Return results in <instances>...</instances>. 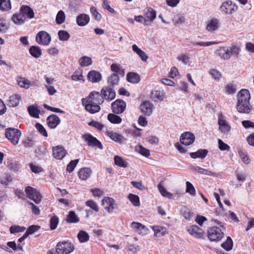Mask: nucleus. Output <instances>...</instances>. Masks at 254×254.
<instances>
[{
    "label": "nucleus",
    "instance_id": "f257e3e1",
    "mask_svg": "<svg viewBox=\"0 0 254 254\" xmlns=\"http://www.w3.org/2000/svg\"><path fill=\"white\" fill-rule=\"evenodd\" d=\"M250 94L247 89H242L237 94L238 104L237 108L239 112L249 114L252 110L250 105Z\"/></svg>",
    "mask_w": 254,
    "mask_h": 254
},
{
    "label": "nucleus",
    "instance_id": "f03ea898",
    "mask_svg": "<svg viewBox=\"0 0 254 254\" xmlns=\"http://www.w3.org/2000/svg\"><path fill=\"white\" fill-rule=\"evenodd\" d=\"M240 52V48L237 45H232L230 47H221L218 49L215 54L221 59L224 60H229L232 56L238 57Z\"/></svg>",
    "mask_w": 254,
    "mask_h": 254
},
{
    "label": "nucleus",
    "instance_id": "7ed1b4c3",
    "mask_svg": "<svg viewBox=\"0 0 254 254\" xmlns=\"http://www.w3.org/2000/svg\"><path fill=\"white\" fill-rule=\"evenodd\" d=\"M5 135L12 144L16 145L19 142L21 132L15 128H7L5 130Z\"/></svg>",
    "mask_w": 254,
    "mask_h": 254
},
{
    "label": "nucleus",
    "instance_id": "20e7f679",
    "mask_svg": "<svg viewBox=\"0 0 254 254\" xmlns=\"http://www.w3.org/2000/svg\"><path fill=\"white\" fill-rule=\"evenodd\" d=\"M73 245L68 241L59 242L56 248L58 254H68L73 251Z\"/></svg>",
    "mask_w": 254,
    "mask_h": 254
},
{
    "label": "nucleus",
    "instance_id": "39448f33",
    "mask_svg": "<svg viewBox=\"0 0 254 254\" xmlns=\"http://www.w3.org/2000/svg\"><path fill=\"white\" fill-rule=\"evenodd\" d=\"M223 237V233L222 230L217 227L210 228L208 231V237L211 241L220 240Z\"/></svg>",
    "mask_w": 254,
    "mask_h": 254
},
{
    "label": "nucleus",
    "instance_id": "423d86ee",
    "mask_svg": "<svg viewBox=\"0 0 254 254\" xmlns=\"http://www.w3.org/2000/svg\"><path fill=\"white\" fill-rule=\"evenodd\" d=\"M82 104L85 106L86 111L91 114L98 112L101 109L99 105L95 104L89 99H82Z\"/></svg>",
    "mask_w": 254,
    "mask_h": 254
},
{
    "label": "nucleus",
    "instance_id": "0eeeda50",
    "mask_svg": "<svg viewBox=\"0 0 254 254\" xmlns=\"http://www.w3.org/2000/svg\"><path fill=\"white\" fill-rule=\"evenodd\" d=\"M25 191L28 197L35 201L36 203H39L41 202L42 196L36 189L31 187H27L25 188Z\"/></svg>",
    "mask_w": 254,
    "mask_h": 254
},
{
    "label": "nucleus",
    "instance_id": "6e6552de",
    "mask_svg": "<svg viewBox=\"0 0 254 254\" xmlns=\"http://www.w3.org/2000/svg\"><path fill=\"white\" fill-rule=\"evenodd\" d=\"M102 205L108 213H112L114 210L117 209V204L115 203L114 200L110 197H104L102 201Z\"/></svg>",
    "mask_w": 254,
    "mask_h": 254
},
{
    "label": "nucleus",
    "instance_id": "1a4fd4ad",
    "mask_svg": "<svg viewBox=\"0 0 254 254\" xmlns=\"http://www.w3.org/2000/svg\"><path fill=\"white\" fill-rule=\"evenodd\" d=\"M112 111L114 113L119 114L123 113L126 108V102L121 99H117L111 104Z\"/></svg>",
    "mask_w": 254,
    "mask_h": 254
},
{
    "label": "nucleus",
    "instance_id": "9d476101",
    "mask_svg": "<svg viewBox=\"0 0 254 254\" xmlns=\"http://www.w3.org/2000/svg\"><path fill=\"white\" fill-rule=\"evenodd\" d=\"M36 40L40 45H48L51 41V38L49 33L46 31H41L37 34Z\"/></svg>",
    "mask_w": 254,
    "mask_h": 254
},
{
    "label": "nucleus",
    "instance_id": "9b49d317",
    "mask_svg": "<svg viewBox=\"0 0 254 254\" xmlns=\"http://www.w3.org/2000/svg\"><path fill=\"white\" fill-rule=\"evenodd\" d=\"M218 124L219 125V129L221 132L227 133L230 131V126L225 120V118L221 114L218 115Z\"/></svg>",
    "mask_w": 254,
    "mask_h": 254
},
{
    "label": "nucleus",
    "instance_id": "f8f14e48",
    "mask_svg": "<svg viewBox=\"0 0 254 254\" xmlns=\"http://www.w3.org/2000/svg\"><path fill=\"white\" fill-rule=\"evenodd\" d=\"M82 138L89 146L96 147L100 149L102 148L101 142L90 134H85L82 135Z\"/></svg>",
    "mask_w": 254,
    "mask_h": 254
},
{
    "label": "nucleus",
    "instance_id": "ddd939ff",
    "mask_svg": "<svg viewBox=\"0 0 254 254\" xmlns=\"http://www.w3.org/2000/svg\"><path fill=\"white\" fill-rule=\"evenodd\" d=\"M220 9L224 13L231 14L237 9V6L231 1L227 0L222 3Z\"/></svg>",
    "mask_w": 254,
    "mask_h": 254
},
{
    "label": "nucleus",
    "instance_id": "4468645a",
    "mask_svg": "<svg viewBox=\"0 0 254 254\" xmlns=\"http://www.w3.org/2000/svg\"><path fill=\"white\" fill-rule=\"evenodd\" d=\"M101 95L102 99L110 101L113 100L116 97V93L112 88L105 87L101 91Z\"/></svg>",
    "mask_w": 254,
    "mask_h": 254
},
{
    "label": "nucleus",
    "instance_id": "2eb2a0df",
    "mask_svg": "<svg viewBox=\"0 0 254 254\" xmlns=\"http://www.w3.org/2000/svg\"><path fill=\"white\" fill-rule=\"evenodd\" d=\"M195 140L194 134L190 132H186L182 134L180 137V142L185 145L191 144Z\"/></svg>",
    "mask_w": 254,
    "mask_h": 254
},
{
    "label": "nucleus",
    "instance_id": "dca6fc26",
    "mask_svg": "<svg viewBox=\"0 0 254 254\" xmlns=\"http://www.w3.org/2000/svg\"><path fill=\"white\" fill-rule=\"evenodd\" d=\"M53 155L57 159L62 160L66 155V152L62 146H54L52 148Z\"/></svg>",
    "mask_w": 254,
    "mask_h": 254
},
{
    "label": "nucleus",
    "instance_id": "f3484780",
    "mask_svg": "<svg viewBox=\"0 0 254 254\" xmlns=\"http://www.w3.org/2000/svg\"><path fill=\"white\" fill-rule=\"evenodd\" d=\"M140 108L144 115L149 116L152 113L154 107L150 102L146 101L140 105Z\"/></svg>",
    "mask_w": 254,
    "mask_h": 254
},
{
    "label": "nucleus",
    "instance_id": "a211bd4d",
    "mask_svg": "<svg viewBox=\"0 0 254 254\" xmlns=\"http://www.w3.org/2000/svg\"><path fill=\"white\" fill-rule=\"evenodd\" d=\"M131 227L135 232L142 235L146 234L148 231V228L145 226L138 222H132Z\"/></svg>",
    "mask_w": 254,
    "mask_h": 254
},
{
    "label": "nucleus",
    "instance_id": "6ab92c4d",
    "mask_svg": "<svg viewBox=\"0 0 254 254\" xmlns=\"http://www.w3.org/2000/svg\"><path fill=\"white\" fill-rule=\"evenodd\" d=\"M188 231L191 235L198 239L202 238L204 234L203 230L196 225H192Z\"/></svg>",
    "mask_w": 254,
    "mask_h": 254
},
{
    "label": "nucleus",
    "instance_id": "aec40b11",
    "mask_svg": "<svg viewBox=\"0 0 254 254\" xmlns=\"http://www.w3.org/2000/svg\"><path fill=\"white\" fill-rule=\"evenodd\" d=\"M101 97V93L96 91H93L91 92L89 96L85 99H89L90 101H92V102H94L95 104L100 105L102 104L104 100L100 98Z\"/></svg>",
    "mask_w": 254,
    "mask_h": 254
},
{
    "label": "nucleus",
    "instance_id": "412c9836",
    "mask_svg": "<svg viewBox=\"0 0 254 254\" xmlns=\"http://www.w3.org/2000/svg\"><path fill=\"white\" fill-rule=\"evenodd\" d=\"M219 25V20L217 18H213L208 22L206 29L208 31L213 33L218 30Z\"/></svg>",
    "mask_w": 254,
    "mask_h": 254
},
{
    "label": "nucleus",
    "instance_id": "4be33fe9",
    "mask_svg": "<svg viewBox=\"0 0 254 254\" xmlns=\"http://www.w3.org/2000/svg\"><path fill=\"white\" fill-rule=\"evenodd\" d=\"M60 122L59 118L55 114L49 116L47 119V124L51 128H56Z\"/></svg>",
    "mask_w": 254,
    "mask_h": 254
},
{
    "label": "nucleus",
    "instance_id": "5701e85b",
    "mask_svg": "<svg viewBox=\"0 0 254 254\" xmlns=\"http://www.w3.org/2000/svg\"><path fill=\"white\" fill-rule=\"evenodd\" d=\"M88 79L94 83L99 82L102 78V75L101 73L95 70H91L89 72L87 75Z\"/></svg>",
    "mask_w": 254,
    "mask_h": 254
},
{
    "label": "nucleus",
    "instance_id": "b1692460",
    "mask_svg": "<svg viewBox=\"0 0 254 254\" xmlns=\"http://www.w3.org/2000/svg\"><path fill=\"white\" fill-rule=\"evenodd\" d=\"M90 20L89 16L86 14H80L76 17V23L80 26L87 25Z\"/></svg>",
    "mask_w": 254,
    "mask_h": 254
},
{
    "label": "nucleus",
    "instance_id": "393cba45",
    "mask_svg": "<svg viewBox=\"0 0 254 254\" xmlns=\"http://www.w3.org/2000/svg\"><path fill=\"white\" fill-rule=\"evenodd\" d=\"M21 99V96L19 94H14L9 97L7 104L9 107H16L18 105Z\"/></svg>",
    "mask_w": 254,
    "mask_h": 254
},
{
    "label": "nucleus",
    "instance_id": "a878e982",
    "mask_svg": "<svg viewBox=\"0 0 254 254\" xmlns=\"http://www.w3.org/2000/svg\"><path fill=\"white\" fill-rule=\"evenodd\" d=\"M20 13H22L24 17H27L30 19L33 18L34 16L33 10L27 5L21 6L20 9Z\"/></svg>",
    "mask_w": 254,
    "mask_h": 254
},
{
    "label": "nucleus",
    "instance_id": "bb28decb",
    "mask_svg": "<svg viewBox=\"0 0 254 254\" xmlns=\"http://www.w3.org/2000/svg\"><path fill=\"white\" fill-rule=\"evenodd\" d=\"M92 170L89 168H83L79 170L78 172L79 177L83 180H86L92 174Z\"/></svg>",
    "mask_w": 254,
    "mask_h": 254
},
{
    "label": "nucleus",
    "instance_id": "cd10ccee",
    "mask_svg": "<svg viewBox=\"0 0 254 254\" xmlns=\"http://www.w3.org/2000/svg\"><path fill=\"white\" fill-rule=\"evenodd\" d=\"M165 96V92L163 90L152 91L151 93V97L155 102L162 101Z\"/></svg>",
    "mask_w": 254,
    "mask_h": 254
},
{
    "label": "nucleus",
    "instance_id": "c85d7f7f",
    "mask_svg": "<svg viewBox=\"0 0 254 254\" xmlns=\"http://www.w3.org/2000/svg\"><path fill=\"white\" fill-rule=\"evenodd\" d=\"M120 78L117 73H112L108 79V87H113L118 84Z\"/></svg>",
    "mask_w": 254,
    "mask_h": 254
},
{
    "label": "nucleus",
    "instance_id": "c756f323",
    "mask_svg": "<svg viewBox=\"0 0 254 254\" xmlns=\"http://www.w3.org/2000/svg\"><path fill=\"white\" fill-rule=\"evenodd\" d=\"M79 220V218L73 211H70L66 218V221L68 223H76L78 222Z\"/></svg>",
    "mask_w": 254,
    "mask_h": 254
},
{
    "label": "nucleus",
    "instance_id": "7c9ffc66",
    "mask_svg": "<svg viewBox=\"0 0 254 254\" xmlns=\"http://www.w3.org/2000/svg\"><path fill=\"white\" fill-rule=\"evenodd\" d=\"M12 20L16 24H23L26 20V17H24L22 13H15L11 17Z\"/></svg>",
    "mask_w": 254,
    "mask_h": 254
},
{
    "label": "nucleus",
    "instance_id": "2f4dec72",
    "mask_svg": "<svg viewBox=\"0 0 254 254\" xmlns=\"http://www.w3.org/2000/svg\"><path fill=\"white\" fill-rule=\"evenodd\" d=\"M152 228L154 232V235L158 237H161L167 233V229L164 227L154 226Z\"/></svg>",
    "mask_w": 254,
    "mask_h": 254
},
{
    "label": "nucleus",
    "instance_id": "473e14b6",
    "mask_svg": "<svg viewBox=\"0 0 254 254\" xmlns=\"http://www.w3.org/2000/svg\"><path fill=\"white\" fill-rule=\"evenodd\" d=\"M106 134L112 139L120 143H123L124 140V137L118 133L113 131H107Z\"/></svg>",
    "mask_w": 254,
    "mask_h": 254
},
{
    "label": "nucleus",
    "instance_id": "72a5a7b5",
    "mask_svg": "<svg viewBox=\"0 0 254 254\" xmlns=\"http://www.w3.org/2000/svg\"><path fill=\"white\" fill-rule=\"evenodd\" d=\"M127 80L132 83H137L140 81L139 75L134 72H129L127 75Z\"/></svg>",
    "mask_w": 254,
    "mask_h": 254
},
{
    "label": "nucleus",
    "instance_id": "f704fd0d",
    "mask_svg": "<svg viewBox=\"0 0 254 254\" xmlns=\"http://www.w3.org/2000/svg\"><path fill=\"white\" fill-rule=\"evenodd\" d=\"M208 151L206 149H199L195 152L190 153V156L192 158H200L203 159L207 154Z\"/></svg>",
    "mask_w": 254,
    "mask_h": 254
},
{
    "label": "nucleus",
    "instance_id": "c9c22d12",
    "mask_svg": "<svg viewBox=\"0 0 254 254\" xmlns=\"http://www.w3.org/2000/svg\"><path fill=\"white\" fill-rule=\"evenodd\" d=\"M18 85L22 88L28 89L29 88L31 83L28 79L21 77H18L16 78Z\"/></svg>",
    "mask_w": 254,
    "mask_h": 254
},
{
    "label": "nucleus",
    "instance_id": "e433bc0d",
    "mask_svg": "<svg viewBox=\"0 0 254 254\" xmlns=\"http://www.w3.org/2000/svg\"><path fill=\"white\" fill-rule=\"evenodd\" d=\"M78 63L81 66L86 67L92 64V60L91 58L85 56L79 59Z\"/></svg>",
    "mask_w": 254,
    "mask_h": 254
},
{
    "label": "nucleus",
    "instance_id": "4c0bfd02",
    "mask_svg": "<svg viewBox=\"0 0 254 254\" xmlns=\"http://www.w3.org/2000/svg\"><path fill=\"white\" fill-rule=\"evenodd\" d=\"M12 181V177L10 175L5 173L0 176V183L4 186H7Z\"/></svg>",
    "mask_w": 254,
    "mask_h": 254
},
{
    "label": "nucleus",
    "instance_id": "58836bf2",
    "mask_svg": "<svg viewBox=\"0 0 254 254\" xmlns=\"http://www.w3.org/2000/svg\"><path fill=\"white\" fill-rule=\"evenodd\" d=\"M29 53L35 58H39L42 55L41 49L37 46H33L29 49Z\"/></svg>",
    "mask_w": 254,
    "mask_h": 254
},
{
    "label": "nucleus",
    "instance_id": "ea45409f",
    "mask_svg": "<svg viewBox=\"0 0 254 254\" xmlns=\"http://www.w3.org/2000/svg\"><path fill=\"white\" fill-rule=\"evenodd\" d=\"M158 188L159 189L160 192L163 196L171 199L174 198V196L173 195V194L167 191L161 184H159L158 185Z\"/></svg>",
    "mask_w": 254,
    "mask_h": 254
},
{
    "label": "nucleus",
    "instance_id": "a19ab883",
    "mask_svg": "<svg viewBox=\"0 0 254 254\" xmlns=\"http://www.w3.org/2000/svg\"><path fill=\"white\" fill-rule=\"evenodd\" d=\"M11 8L10 0H0V9L2 11H8Z\"/></svg>",
    "mask_w": 254,
    "mask_h": 254
},
{
    "label": "nucleus",
    "instance_id": "79ce46f5",
    "mask_svg": "<svg viewBox=\"0 0 254 254\" xmlns=\"http://www.w3.org/2000/svg\"><path fill=\"white\" fill-rule=\"evenodd\" d=\"M191 169L193 171H196L201 174L206 175L208 176H213L214 174V173L198 166H193Z\"/></svg>",
    "mask_w": 254,
    "mask_h": 254
},
{
    "label": "nucleus",
    "instance_id": "37998d69",
    "mask_svg": "<svg viewBox=\"0 0 254 254\" xmlns=\"http://www.w3.org/2000/svg\"><path fill=\"white\" fill-rule=\"evenodd\" d=\"M108 120L113 124H120L122 122V119L115 114H109L108 115Z\"/></svg>",
    "mask_w": 254,
    "mask_h": 254
},
{
    "label": "nucleus",
    "instance_id": "c03bdc74",
    "mask_svg": "<svg viewBox=\"0 0 254 254\" xmlns=\"http://www.w3.org/2000/svg\"><path fill=\"white\" fill-rule=\"evenodd\" d=\"M28 111L30 115L34 118H38L39 114V110L37 108V107L34 106H29L27 108Z\"/></svg>",
    "mask_w": 254,
    "mask_h": 254
},
{
    "label": "nucleus",
    "instance_id": "a18cd8bd",
    "mask_svg": "<svg viewBox=\"0 0 254 254\" xmlns=\"http://www.w3.org/2000/svg\"><path fill=\"white\" fill-rule=\"evenodd\" d=\"M115 164L120 167L126 168L128 166L127 163L125 162L123 159L119 156H115L114 157Z\"/></svg>",
    "mask_w": 254,
    "mask_h": 254
},
{
    "label": "nucleus",
    "instance_id": "49530a36",
    "mask_svg": "<svg viewBox=\"0 0 254 254\" xmlns=\"http://www.w3.org/2000/svg\"><path fill=\"white\" fill-rule=\"evenodd\" d=\"M233 243L230 237H228L227 240L221 244V246L226 251H228L232 249Z\"/></svg>",
    "mask_w": 254,
    "mask_h": 254
},
{
    "label": "nucleus",
    "instance_id": "de8ad7c7",
    "mask_svg": "<svg viewBox=\"0 0 254 254\" xmlns=\"http://www.w3.org/2000/svg\"><path fill=\"white\" fill-rule=\"evenodd\" d=\"M65 19V16L64 12L63 10H60L56 15V23L58 24H61L64 22Z\"/></svg>",
    "mask_w": 254,
    "mask_h": 254
},
{
    "label": "nucleus",
    "instance_id": "09e8293b",
    "mask_svg": "<svg viewBox=\"0 0 254 254\" xmlns=\"http://www.w3.org/2000/svg\"><path fill=\"white\" fill-rule=\"evenodd\" d=\"M78 238L81 243H84L89 240V236L87 232L84 231H80L78 234Z\"/></svg>",
    "mask_w": 254,
    "mask_h": 254
},
{
    "label": "nucleus",
    "instance_id": "8fccbe9b",
    "mask_svg": "<svg viewBox=\"0 0 254 254\" xmlns=\"http://www.w3.org/2000/svg\"><path fill=\"white\" fill-rule=\"evenodd\" d=\"M58 36L60 40L62 41H67L70 37L69 33L64 30H60L58 32Z\"/></svg>",
    "mask_w": 254,
    "mask_h": 254
},
{
    "label": "nucleus",
    "instance_id": "3c124183",
    "mask_svg": "<svg viewBox=\"0 0 254 254\" xmlns=\"http://www.w3.org/2000/svg\"><path fill=\"white\" fill-rule=\"evenodd\" d=\"M146 18L153 21L156 18V12L152 8H149L145 13Z\"/></svg>",
    "mask_w": 254,
    "mask_h": 254
},
{
    "label": "nucleus",
    "instance_id": "603ef678",
    "mask_svg": "<svg viewBox=\"0 0 254 254\" xmlns=\"http://www.w3.org/2000/svg\"><path fill=\"white\" fill-rule=\"evenodd\" d=\"M128 197L134 206H139L140 205L139 198L137 195L133 194H129Z\"/></svg>",
    "mask_w": 254,
    "mask_h": 254
},
{
    "label": "nucleus",
    "instance_id": "864d4df0",
    "mask_svg": "<svg viewBox=\"0 0 254 254\" xmlns=\"http://www.w3.org/2000/svg\"><path fill=\"white\" fill-rule=\"evenodd\" d=\"M137 151L142 155L148 157L150 155V151L148 149L144 148L141 145L136 147Z\"/></svg>",
    "mask_w": 254,
    "mask_h": 254
},
{
    "label": "nucleus",
    "instance_id": "5fc2aeb1",
    "mask_svg": "<svg viewBox=\"0 0 254 254\" xmlns=\"http://www.w3.org/2000/svg\"><path fill=\"white\" fill-rule=\"evenodd\" d=\"M25 230V228L20 227L18 225H13L10 227L9 231L11 234L23 232Z\"/></svg>",
    "mask_w": 254,
    "mask_h": 254
},
{
    "label": "nucleus",
    "instance_id": "6e6d98bb",
    "mask_svg": "<svg viewBox=\"0 0 254 254\" xmlns=\"http://www.w3.org/2000/svg\"><path fill=\"white\" fill-rule=\"evenodd\" d=\"M59 223V218L56 216H53L50 219V228L52 230H55Z\"/></svg>",
    "mask_w": 254,
    "mask_h": 254
},
{
    "label": "nucleus",
    "instance_id": "4d7b16f0",
    "mask_svg": "<svg viewBox=\"0 0 254 254\" xmlns=\"http://www.w3.org/2000/svg\"><path fill=\"white\" fill-rule=\"evenodd\" d=\"M90 12L97 21H100L101 19V15L97 11L95 7L92 6L90 8Z\"/></svg>",
    "mask_w": 254,
    "mask_h": 254
},
{
    "label": "nucleus",
    "instance_id": "13d9d810",
    "mask_svg": "<svg viewBox=\"0 0 254 254\" xmlns=\"http://www.w3.org/2000/svg\"><path fill=\"white\" fill-rule=\"evenodd\" d=\"M86 205L92 209L94 211L98 212L99 211V208L97 203L92 200H89L86 201Z\"/></svg>",
    "mask_w": 254,
    "mask_h": 254
},
{
    "label": "nucleus",
    "instance_id": "bf43d9fd",
    "mask_svg": "<svg viewBox=\"0 0 254 254\" xmlns=\"http://www.w3.org/2000/svg\"><path fill=\"white\" fill-rule=\"evenodd\" d=\"M239 154L244 163L248 164L250 163L251 159L242 150H240L239 151Z\"/></svg>",
    "mask_w": 254,
    "mask_h": 254
},
{
    "label": "nucleus",
    "instance_id": "052dcab7",
    "mask_svg": "<svg viewBox=\"0 0 254 254\" xmlns=\"http://www.w3.org/2000/svg\"><path fill=\"white\" fill-rule=\"evenodd\" d=\"M78 161H79L78 159H75V160L71 161L67 166V167H66L67 171L69 173L72 172L73 170H74V168L76 166Z\"/></svg>",
    "mask_w": 254,
    "mask_h": 254
},
{
    "label": "nucleus",
    "instance_id": "680f3d73",
    "mask_svg": "<svg viewBox=\"0 0 254 254\" xmlns=\"http://www.w3.org/2000/svg\"><path fill=\"white\" fill-rule=\"evenodd\" d=\"M35 127L38 130L39 133L41 134L44 136L47 137L48 136V133L46 129L44 127L39 123H36L35 125Z\"/></svg>",
    "mask_w": 254,
    "mask_h": 254
},
{
    "label": "nucleus",
    "instance_id": "e2e57ef3",
    "mask_svg": "<svg viewBox=\"0 0 254 254\" xmlns=\"http://www.w3.org/2000/svg\"><path fill=\"white\" fill-rule=\"evenodd\" d=\"M8 28L5 20L3 18H0V32H5Z\"/></svg>",
    "mask_w": 254,
    "mask_h": 254
},
{
    "label": "nucleus",
    "instance_id": "0e129e2a",
    "mask_svg": "<svg viewBox=\"0 0 254 254\" xmlns=\"http://www.w3.org/2000/svg\"><path fill=\"white\" fill-rule=\"evenodd\" d=\"M186 186V192L190 193L191 195H194L195 193V190L192 185L190 182H187Z\"/></svg>",
    "mask_w": 254,
    "mask_h": 254
},
{
    "label": "nucleus",
    "instance_id": "69168bd1",
    "mask_svg": "<svg viewBox=\"0 0 254 254\" xmlns=\"http://www.w3.org/2000/svg\"><path fill=\"white\" fill-rule=\"evenodd\" d=\"M209 73L215 80H219L221 76V73L219 71L215 69H211L209 71Z\"/></svg>",
    "mask_w": 254,
    "mask_h": 254
},
{
    "label": "nucleus",
    "instance_id": "338daca9",
    "mask_svg": "<svg viewBox=\"0 0 254 254\" xmlns=\"http://www.w3.org/2000/svg\"><path fill=\"white\" fill-rule=\"evenodd\" d=\"M40 228V226H38L32 225L27 229L25 233L27 235L33 234L34 233L37 231Z\"/></svg>",
    "mask_w": 254,
    "mask_h": 254
},
{
    "label": "nucleus",
    "instance_id": "774afa93",
    "mask_svg": "<svg viewBox=\"0 0 254 254\" xmlns=\"http://www.w3.org/2000/svg\"><path fill=\"white\" fill-rule=\"evenodd\" d=\"M219 144V148L222 151L229 150L230 149V146L225 143L222 140L219 139L218 140Z\"/></svg>",
    "mask_w": 254,
    "mask_h": 254
}]
</instances>
